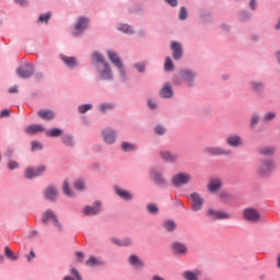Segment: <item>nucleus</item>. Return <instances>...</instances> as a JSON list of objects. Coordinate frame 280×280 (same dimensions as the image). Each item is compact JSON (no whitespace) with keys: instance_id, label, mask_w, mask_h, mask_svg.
Wrapping results in <instances>:
<instances>
[{"instance_id":"obj_1","label":"nucleus","mask_w":280,"mask_h":280,"mask_svg":"<svg viewBox=\"0 0 280 280\" xmlns=\"http://www.w3.org/2000/svg\"><path fill=\"white\" fill-rule=\"evenodd\" d=\"M93 60L96 62H102L104 70L101 71V79L102 80H113V72L110 71V66L104 61V57L100 52H94L92 55Z\"/></svg>"},{"instance_id":"obj_2","label":"nucleus","mask_w":280,"mask_h":280,"mask_svg":"<svg viewBox=\"0 0 280 280\" xmlns=\"http://www.w3.org/2000/svg\"><path fill=\"white\" fill-rule=\"evenodd\" d=\"M43 224H52L55 229L60 231L62 228L60 225V222H58V218H56V214H54V211L47 210L44 212L43 218H42Z\"/></svg>"},{"instance_id":"obj_3","label":"nucleus","mask_w":280,"mask_h":280,"mask_svg":"<svg viewBox=\"0 0 280 280\" xmlns=\"http://www.w3.org/2000/svg\"><path fill=\"white\" fill-rule=\"evenodd\" d=\"M107 56H108L110 62H113V65H115V67L119 68L120 75H121V78H124L126 75V72L124 71V63H121V59L119 58V55H117V52H115L113 50H108Z\"/></svg>"},{"instance_id":"obj_4","label":"nucleus","mask_w":280,"mask_h":280,"mask_svg":"<svg viewBox=\"0 0 280 280\" xmlns=\"http://www.w3.org/2000/svg\"><path fill=\"white\" fill-rule=\"evenodd\" d=\"M88 27H89V19L79 18L74 26L75 32L73 33V36H80V34H82V32Z\"/></svg>"},{"instance_id":"obj_5","label":"nucleus","mask_w":280,"mask_h":280,"mask_svg":"<svg viewBox=\"0 0 280 280\" xmlns=\"http://www.w3.org/2000/svg\"><path fill=\"white\" fill-rule=\"evenodd\" d=\"M19 78H30L34 73V66L31 63L25 65L16 69Z\"/></svg>"},{"instance_id":"obj_6","label":"nucleus","mask_w":280,"mask_h":280,"mask_svg":"<svg viewBox=\"0 0 280 280\" xmlns=\"http://www.w3.org/2000/svg\"><path fill=\"white\" fill-rule=\"evenodd\" d=\"M191 180V176L189 174L179 173L173 177V184L177 187L180 185H187Z\"/></svg>"},{"instance_id":"obj_7","label":"nucleus","mask_w":280,"mask_h":280,"mask_svg":"<svg viewBox=\"0 0 280 280\" xmlns=\"http://www.w3.org/2000/svg\"><path fill=\"white\" fill-rule=\"evenodd\" d=\"M272 170H275V164L272 163V161H266L259 167L258 174L259 176H268V174H270Z\"/></svg>"},{"instance_id":"obj_8","label":"nucleus","mask_w":280,"mask_h":280,"mask_svg":"<svg viewBox=\"0 0 280 280\" xmlns=\"http://www.w3.org/2000/svg\"><path fill=\"white\" fill-rule=\"evenodd\" d=\"M190 200L192 202V211H200V209H202V202H205V200L200 198V195H198L197 192L191 194Z\"/></svg>"},{"instance_id":"obj_9","label":"nucleus","mask_w":280,"mask_h":280,"mask_svg":"<svg viewBox=\"0 0 280 280\" xmlns=\"http://www.w3.org/2000/svg\"><path fill=\"white\" fill-rule=\"evenodd\" d=\"M102 203L100 201H96L94 203V207H91V206H86L84 209H83V213L85 215H97V213H100V211H102Z\"/></svg>"},{"instance_id":"obj_10","label":"nucleus","mask_w":280,"mask_h":280,"mask_svg":"<svg viewBox=\"0 0 280 280\" xmlns=\"http://www.w3.org/2000/svg\"><path fill=\"white\" fill-rule=\"evenodd\" d=\"M45 172V166L39 167H27L25 171V178H35V176H40Z\"/></svg>"},{"instance_id":"obj_11","label":"nucleus","mask_w":280,"mask_h":280,"mask_svg":"<svg viewBox=\"0 0 280 280\" xmlns=\"http://www.w3.org/2000/svg\"><path fill=\"white\" fill-rule=\"evenodd\" d=\"M171 49L173 51L174 60H179L183 57V46L178 42H172Z\"/></svg>"},{"instance_id":"obj_12","label":"nucleus","mask_w":280,"mask_h":280,"mask_svg":"<svg viewBox=\"0 0 280 280\" xmlns=\"http://www.w3.org/2000/svg\"><path fill=\"white\" fill-rule=\"evenodd\" d=\"M244 218L249 222H257L259 220V212L253 208L246 209L244 211Z\"/></svg>"},{"instance_id":"obj_13","label":"nucleus","mask_w":280,"mask_h":280,"mask_svg":"<svg viewBox=\"0 0 280 280\" xmlns=\"http://www.w3.org/2000/svg\"><path fill=\"white\" fill-rule=\"evenodd\" d=\"M208 215L211 218V220H228L229 214L222 211H215V210H208Z\"/></svg>"},{"instance_id":"obj_14","label":"nucleus","mask_w":280,"mask_h":280,"mask_svg":"<svg viewBox=\"0 0 280 280\" xmlns=\"http://www.w3.org/2000/svg\"><path fill=\"white\" fill-rule=\"evenodd\" d=\"M103 139L105 143H115V131L110 129L103 130Z\"/></svg>"},{"instance_id":"obj_15","label":"nucleus","mask_w":280,"mask_h":280,"mask_svg":"<svg viewBox=\"0 0 280 280\" xmlns=\"http://www.w3.org/2000/svg\"><path fill=\"white\" fill-rule=\"evenodd\" d=\"M57 196H58V190L54 186H50L45 190V198L47 200H56Z\"/></svg>"},{"instance_id":"obj_16","label":"nucleus","mask_w":280,"mask_h":280,"mask_svg":"<svg viewBox=\"0 0 280 280\" xmlns=\"http://www.w3.org/2000/svg\"><path fill=\"white\" fill-rule=\"evenodd\" d=\"M44 131H45V128L40 125H31L25 129V132L27 135H36L38 132H44Z\"/></svg>"},{"instance_id":"obj_17","label":"nucleus","mask_w":280,"mask_h":280,"mask_svg":"<svg viewBox=\"0 0 280 280\" xmlns=\"http://www.w3.org/2000/svg\"><path fill=\"white\" fill-rule=\"evenodd\" d=\"M160 95L165 98L172 97V95H174V92H172V85H170V83H166L161 90Z\"/></svg>"},{"instance_id":"obj_18","label":"nucleus","mask_w":280,"mask_h":280,"mask_svg":"<svg viewBox=\"0 0 280 280\" xmlns=\"http://www.w3.org/2000/svg\"><path fill=\"white\" fill-rule=\"evenodd\" d=\"M220 187H222V182L218 178L211 179L208 185L209 191H218V189H220Z\"/></svg>"},{"instance_id":"obj_19","label":"nucleus","mask_w":280,"mask_h":280,"mask_svg":"<svg viewBox=\"0 0 280 280\" xmlns=\"http://www.w3.org/2000/svg\"><path fill=\"white\" fill-rule=\"evenodd\" d=\"M115 191H116L117 196L122 198V200H131L132 199V195H130V192H128L119 187H115Z\"/></svg>"},{"instance_id":"obj_20","label":"nucleus","mask_w":280,"mask_h":280,"mask_svg":"<svg viewBox=\"0 0 280 280\" xmlns=\"http://www.w3.org/2000/svg\"><path fill=\"white\" fill-rule=\"evenodd\" d=\"M38 116L42 119H46L47 121H49V120L54 119V112L42 109L38 112Z\"/></svg>"},{"instance_id":"obj_21","label":"nucleus","mask_w":280,"mask_h":280,"mask_svg":"<svg viewBox=\"0 0 280 280\" xmlns=\"http://www.w3.org/2000/svg\"><path fill=\"white\" fill-rule=\"evenodd\" d=\"M129 264L133 266L135 268H142L143 262L139 259V257L132 255L129 257Z\"/></svg>"},{"instance_id":"obj_22","label":"nucleus","mask_w":280,"mask_h":280,"mask_svg":"<svg viewBox=\"0 0 280 280\" xmlns=\"http://www.w3.org/2000/svg\"><path fill=\"white\" fill-rule=\"evenodd\" d=\"M86 266L93 267V266H103L104 261L100 258H95V256H91L89 260H86Z\"/></svg>"},{"instance_id":"obj_23","label":"nucleus","mask_w":280,"mask_h":280,"mask_svg":"<svg viewBox=\"0 0 280 280\" xmlns=\"http://www.w3.org/2000/svg\"><path fill=\"white\" fill-rule=\"evenodd\" d=\"M174 253H178L180 255L187 253V247H185V245L180 244V243H174L172 246Z\"/></svg>"},{"instance_id":"obj_24","label":"nucleus","mask_w":280,"mask_h":280,"mask_svg":"<svg viewBox=\"0 0 280 280\" xmlns=\"http://www.w3.org/2000/svg\"><path fill=\"white\" fill-rule=\"evenodd\" d=\"M61 59L63 60L65 65H67V67L73 68L75 65H78L74 57L62 56Z\"/></svg>"},{"instance_id":"obj_25","label":"nucleus","mask_w":280,"mask_h":280,"mask_svg":"<svg viewBox=\"0 0 280 280\" xmlns=\"http://www.w3.org/2000/svg\"><path fill=\"white\" fill-rule=\"evenodd\" d=\"M182 78H183V80H185V82H191V80H194V78H196V74H194L189 70H183Z\"/></svg>"},{"instance_id":"obj_26","label":"nucleus","mask_w":280,"mask_h":280,"mask_svg":"<svg viewBox=\"0 0 280 280\" xmlns=\"http://www.w3.org/2000/svg\"><path fill=\"white\" fill-rule=\"evenodd\" d=\"M229 145H233L234 148L242 143V139L237 136H232L228 138Z\"/></svg>"},{"instance_id":"obj_27","label":"nucleus","mask_w":280,"mask_h":280,"mask_svg":"<svg viewBox=\"0 0 280 280\" xmlns=\"http://www.w3.org/2000/svg\"><path fill=\"white\" fill-rule=\"evenodd\" d=\"M200 275V271H186L184 272V279L186 280H198V276Z\"/></svg>"},{"instance_id":"obj_28","label":"nucleus","mask_w":280,"mask_h":280,"mask_svg":"<svg viewBox=\"0 0 280 280\" xmlns=\"http://www.w3.org/2000/svg\"><path fill=\"white\" fill-rule=\"evenodd\" d=\"M113 242H114V244H117V246H130L132 244L130 238H125L122 241L113 238Z\"/></svg>"},{"instance_id":"obj_29","label":"nucleus","mask_w":280,"mask_h":280,"mask_svg":"<svg viewBox=\"0 0 280 280\" xmlns=\"http://www.w3.org/2000/svg\"><path fill=\"white\" fill-rule=\"evenodd\" d=\"M71 275H73V277H75V278H72L71 276H67V277H65L63 280H82V276H80L78 270H75L73 268L71 269Z\"/></svg>"},{"instance_id":"obj_30","label":"nucleus","mask_w":280,"mask_h":280,"mask_svg":"<svg viewBox=\"0 0 280 280\" xmlns=\"http://www.w3.org/2000/svg\"><path fill=\"white\" fill-rule=\"evenodd\" d=\"M47 137H60L62 135V130L58 128H54L46 131Z\"/></svg>"},{"instance_id":"obj_31","label":"nucleus","mask_w":280,"mask_h":280,"mask_svg":"<svg viewBox=\"0 0 280 280\" xmlns=\"http://www.w3.org/2000/svg\"><path fill=\"white\" fill-rule=\"evenodd\" d=\"M63 194L66 196H68V198H73V196H75V194L71 189H69V183L68 182L63 183Z\"/></svg>"},{"instance_id":"obj_32","label":"nucleus","mask_w":280,"mask_h":280,"mask_svg":"<svg viewBox=\"0 0 280 280\" xmlns=\"http://www.w3.org/2000/svg\"><path fill=\"white\" fill-rule=\"evenodd\" d=\"M151 176L158 185H161L163 183V177L159 174L156 171H151Z\"/></svg>"},{"instance_id":"obj_33","label":"nucleus","mask_w":280,"mask_h":280,"mask_svg":"<svg viewBox=\"0 0 280 280\" xmlns=\"http://www.w3.org/2000/svg\"><path fill=\"white\" fill-rule=\"evenodd\" d=\"M118 30L120 32H124L125 34H132V26L128 25V24H120L118 26Z\"/></svg>"},{"instance_id":"obj_34","label":"nucleus","mask_w":280,"mask_h":280,"mask_svg":"<svg viewBox=\"0 0 280 280\" xmlns=\"http://www.w3.org/2000/svg\"><path fill=\"white\" fill-rule=\"evenodd\" d=\"M161 156L164 159V161H176V155L170 152H161Z\"/></svg>"},{"instance_id":"obj_35","label":"nucleus","mask_w":280,"mask_h":280,"mask_svg":"<svg viewBox=\"0 0 280 280\" xmlns=\"http://www.w3.org/2000/svg\"><path fill=\"white\" fill-rule=\"evenodd\" d=\"M61 141L65 145H68V148L73 145V138H71V136H62Z\"/></svg>"},{"instance_id":"obj_36","label":"nucleus","mask_w":280,"mask_h":280,"mask_svg":"<svg viewBox=\"0 0 280 280\" xmlns=\"http://www.w3.org/2000/svg\"><path fill=\"white\" fill-rule=\"evenodd\" d=\"M207 152H209L210 154H214V155H218V154H228L226 152H224L222 149L220 148H208L207 149Z\"/></svg>"},{"instance_id":"obj_37","label":"nucleus","mask_w":280,"mask_h":280,"mask_svg":"<svg viewBox=\"0 0 280 280\" xmlns=\"http://www.w3.org/2000/svg\"><path fill=\"white\" fill-rule=\"evenodd\" d=\"M165 71H172L174 69V63L172 62V58L166 57L165 63H164Z\"/></svg>"},{"instance_id":"obj_38","label":"nucleus","mask_w":280,"mask_h":280,"mask_svg":"<svg viewBox=\"0 0 280 280\" xmlns=\"http://www.w3.org/2000/svg\"><path fill=\"white\" fill-rule=\"evenodd\" d=\"M4 254H5V257H8V259H11L12 261H15V259H16V255H14L13 253H12V250L10 249V247H5L4 248Z\"/></svg>"},{"instance_id":"obj_39","label":"nucleus","mask_w":280,"mask_h":280,"mask_svg":"<svg viewBox=\"0 0 280 280\" xmlns=\"http://www.w3.org/2000/svg\"><path fill=\"white\" fill-rule=\"evenodd\" d=\"M260 154H266V155H272L275 154V149L271 147H265L260 149Z\"/></svg>"},{"instance_id":"obj_40","label":"nucleus","mask_w":280,"mask_h":280,"mask_svg":"<svg viewBox=\"0 0 280 280\" xmlns=\"http://www.w3.org/2000/svg\"><path fill=\"white\" fill-rule=\"evenodd\" d=\"M121 149L125 151V152H130L132 150H135V144H130L128 142H122L121 143Z\"/></svg>"},{"instance_id":"obj_41","label":"nucleus","mask_w":280,"mask_h":280,"mask_svg":"<svg viewBox=\"0 0 280 280\" xmlns=\"http://www.w3.org/2000/svg\"><path fill=\"white\" fill-rule=\"evenodd\" d=\"M164 229H166V231H174L176 229V223H174V221H166L164 223Z\"/></svg>"},{"instance_id":"obj_42","label":"nucleus","mask_w":280,"mask_h":280,"mask_svg":"<svg viewBox=\"0 0 280 280\" xmlns=\"http://www.w3.org/2000/svg\"><path fill=\"white\" fill-rule=\"evenodd\" d=\"M74 188L78 189V191H82V189H84V182L82 179H77L74 182Z\"/></svg>"},{"instance_id":"obj_43","label":"nucleus","mask_w":280,"mask_h":280,"mask_svg":"<svg viewBox=\"0 0 280 280\" xmlns=\"http://www.w3.org/2000/svg\"><path fill=\"white\" fill-rule=\"evenodd\" d=\"M91 108H93V105H91V104L81 105V106H79V113L84 114L88 110H91Z\"/></svg>"},{"instance_id":"obj_44","label":"nucleus","mask_w":280,"mask_h":280,"mask_svg":"<svg viewBox=\"0 0 280 280\" xmlns=\"http://www.w3.org/2000/svg\"><path fill=\"white\" fill-rule=\"evenodd\" d=\"M49 19H51V13H46V14L39 15L38 21L40 23H43V22L47 23V21H49Z\"/></svg>"},{"instance_id":"obj_45","label":"nucleus","mask_w":280,"mask_h":280,"mask_svg":"<svg viewBox=\"0 0 280 280\" xmlns=\"http://www.w3.org/2000/svg\"><path fill=\"white\" fill-rule=\"evenodd\" d=\"M110 108H113V105L110 104L105 103L100 105L101 113H106L107 110H110Z\"/></svg>"},{"instance_id":"obj_46","label":"nucleus","mask_w":280,"mask_h":280,"mask_svg":"<svg viewBox=\"0 0 280 280\" xmlns=\"http://www.w3.org/2000/svg\"><path fill=\"white\" fill-rule=\"evenodd\" d=\"M179 19H180V21H185V19H187V9H185V7L180 8Z\"/></svg>"},{"instance_id":"obj_47","label":"nucleus","mask_w":280,"mask_h":280,"mask_svg":"<svg viewBox=\"0 0 280 280\" xmlns=\"http://www.w3.org/2000/svg\"><path fill=\"white\" fill-rule=\"evenodd\" d=\"M148 211L149 213H159V208L156 207V205L151 203L148 206Z\"/></svg>"},{"instance_id":"obj_48","label":"nucleus","mask_w":280,"mask_h":280,"mask_svg":"<svg viewBox=\"0 0 280 280\" xmlns=\"http://www.w3.org/2000/svg\"><path fill=\"white\" fill-rule=\"evenodd\" d=\"M36 150H43V144H40V142L33 141L32 142V151L34 152Z\"/></svg>"},{"instance_id":"obj_49","label":"nucleus","mask_w":280,"mask_h":280,"mask_svg":"<svg viewBox=\"0 0 280 280\" xmlns=\"http://www.w3.org/2000/svg\"><path fill=\"white\" fill-rule=\"evenodd\" d=\"M8 167L9 170H16V167H19V163L14 161H9Z\"/></svg>"},{"instance_id":"obj_50","label":"nucleus","mask_w":280,"mask_h":280,"mask_svg":"<svg viewBox=\"0 0 280 280\" xmlns=\"http://www.w3.org/2000/svg\"><path fill=\"white\" fill-rule=\"evenodd\" d=\"M154 130H155L156 135H165V128L164 127L158 126V127H155Z\"/></svg>"},{"instance_id":"obj_51","label":"nucleus","mask_w":280,"mask_h":280,"mask_svg":"<svg viewBox=\"0 0 280 280\" xmlns=\"http://www.w3.org/2000/svg\"><path fill=\"white\" fill-rule=\"evenodd\" d=\"M136 69L141 73L145 70V63H137Z\"/></svg>"},{"instance_id":"obj_52","label":"nucleus","mask_w":280,"mask_h":280,"mask_svg":"<svg viewBox=\"0 0 280 280\" xmlns=\"http://www.w3.org/2000/svg\"><path fill=\"white\" fill-rule=\"evenodd\" d=\"M165 1L166 3L172 5V8H176V5H178V0H165Z\"/></svg>"},{"instance_id":"obj_53","label":"nucleus","mask_w":280,"mask_h":280,"mask_svg":"<svg viewBox=\"0 0 280 280\" xmlns=\"http://www.w3.org/2000/svg\"><path fill=\"white\" fill-rule=\"evenodd\" d=\"M258 121H259V116L254 115L252 117L250 126H255V124H257Z\"/></svg>"},{"instance_id":"obj_54","label":"nucleus","mask_w":280,"mask_h":280,"mask_svg":"<svg viewBox=\"0 0 280 280\" xmlns=\"http://www.w3.org/2000/svg\"><path fill=\"white\" fill-rule=\"evenodd\" d=\"M270 119H275L273 113H269V114L265 115V121H270Z\"/></svg>"},{"instance_id":"obj_55","label":"nucleus","mask_w":280,"mask_h":280,"mask_svg":"<svg viewBox=\"0 0 280 280\" xmlns=\"http://www.w3.org/2000/svg\"><path fill=\"white\" fill-rule=\"evenodd\" d=\"M253 86L255 91H261V89H264V85L261 83H253Z\"/></svg>"},{"instance_id":"obj_56","label":"nucleus","mask_w":280,"mask_h":280,"mask_svg":"<svg viewBox=\"0 0 280 280\" xmlns=\"http://www.w3.org/2000/svg\"><path fill=\"white\" fill-rule=\"evenodd\" d=\"M249 8H250L252 10H256V8H257V1L250 0V2H249Z\"/></svg>"},{"instance_id":"obj_57","label":"nucleus","mask_w":280,"mask_h":280,"mask_svg":"<svg viewBox=\"0 0 280 280\" xmlns=\"http://www.w3.org/2000/svg\"><path fill=\"white\" fill-rule=\"evenodd\" d=\"M10 115V110L8 109H3L1 113H0V117H8Z\"/></svg>"},{"instance_id":"obj_58","label":"nucleus","mask_w":280,"mask_h":280,"mask_svg":"<svg viewBox=\"0 0 280 280\" xmlns=\"http://www.w3.org/2000/svg\"><path fill=\"white\" fill-rule=\"evenodd\" d=\"M15 3H19V5H25L27 0H15Z\"/></svg>"},{"instance_id":"obj_59","label":"nucleus","mask_w":280,"mask_h":280,"mask_svg":"<svg viewBox=\"0 0 280 280\" xmlns=\"http://www.w3.org/2000/svg\"><path fill=\"white\" fill-rule=\"evenodd\" d=\"M148 105H149V107H150L152 110H154V108H156V104L152 103V101H149V102H148Z\"/></svg>"},{"instance_id":"obj_60","label":"nucleus","mask_w":280,"mask_h":280,"mask_svg":"<svg viewBox=\"0 0 280 280\" xmlns=\"http://www.w3.org/2000/svg\"><path fill=\"white\" fill-rule=\"evenodd\" d=\"M18 91L16 86L9 89V93H18Z\"/></svg>"},{"instance_id":"obj_61","label":"nucleus","mask_w":280,"mask_h":280,"mask_svg":"<svg viewBox=\"0 0 280 280\" xmlns=\"http://www.w3.org/2000/svg\"><path fill=\"white\" fill-rule=\"evenodd\" d=\"M77 257L82 259V257H84V254H82V252H77Z\"/></svg>"},{"instance_id":"obj_62","label":"nucleus","mask_w":280,"mask_h":280,"mask_svg":"<svg viewBox=\"0 0 280 280\" xmlns=\"http://www.w3.org/2000/svg\"><path fill=\"white\" fill-rule=\"evenodd\" d=\"M276 57H277L278 62L280 63V51H278V52L276 54Z\"/></svg>"},{"instance_id":"obj_63","label":"nucleus","mask_w":280,"mask_h":280,"mask_svg":"<svg viewBox=\"0 0 280 280\" xmlns=\"http://www.w3.org/2000/svg\"><path fill=\"white\" fill-rule=\"evenodd\" d=\"M153 280H164L163 278L159 277V276H154Z\"/></svg>"},{"instance_id":"obj_64","label":"nucleus","mask_w":280,"mask_h":280,"mask_svg":"<svg viewBox=\"0 0 280 280\" xmlns=\"http://www.w3.org/2000/svg\"><path fill=\"white\" fill-rule=\"evenodd\" d=\"M278 268H280V255L278 256Z\"/></svg>"}]
</instances>
